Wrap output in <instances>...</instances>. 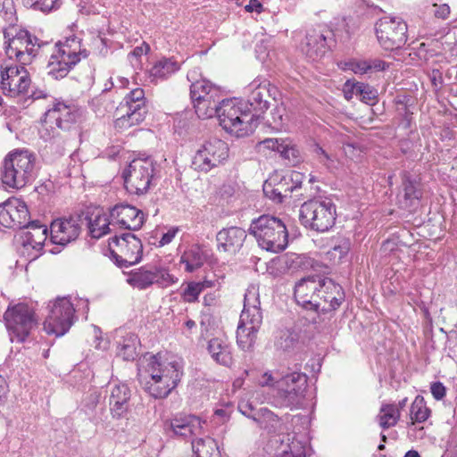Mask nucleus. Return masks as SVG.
Instances as JSON below:
<instances>
[{"instance_id":"nucleus-1","label":"nucleus","mask_w":457,"mask_h":457,"mask_svg":"<svg viewBox=\"0 0 457 457\" xmlns=\"http://www.w3.org/2000/svg\"><path fill=\"white\" fill-rule=\"evenodd\" d=\"M79 112L74 105L58 102L49 109L44 116L41 137L48 141L52 148H56L60 154H63L70 145L69 130L76 122Z\"/></svg>"},{"instance_id":"nucleus-2","label":"nucleus","mask_w":457,"mask_h":457,"mask_svg":"<svg viewBox=\"0 0 457 457\" xmlns=\"http://www.w3.org/2000/svg\"><path fill=\"white\" fill-rule=\"evenodd\" d=\"M145 373L149 377L145 389L154 398L162 399L178 386L183 370L178 361H162L160 354H156L147 359Z\"/></svg>"},{"instance_id":"nucleus-3","label":"nucleus","mask_w":457,"mask_h":457,"mask_svg":"<svg viewBox=\"0 0 457 457\" xmlns=\"http://www.w3.org/2000/svg\"><path fill=\"white\" fill-rule=\"evenodd\" d=\"M220 126L237 137L251 135L257 128L256 114L247 104L238 99H223L217 115Z\"/></svg>"},{"instance_id":"nucleus-4","label":"nucleus","mask_w":457,"mask_h":457,"mask_svg":"<svg viewBox=\"0 0 457 457\" xmlns=\"http://www.w3.org/2000/svg\"><path fill=\"white\" fill-rule=\"evenodd\" d=\"M35 155L28 150H15L8 154L3 161L0 179L5 186L20 189L33 178Z\"/></svg>"},{"instance_id":"nucleus-5","label":"nucleus","mask_w":457,"mask_h":457,"mask_svg":"<svg viewBox=\"0 0 457 457\" xmlns=\"http://www.w3.org/2000/svg\"><path fill=\"white\" fill-rule=\"evenodd\" d=\"M249 232L254 237L259 246L272 253L283 251L288 243V233L285 224L274 216L262 215L253 220Z\"/></svg>"},{"instance_id":"nucleus-6","label":"nucleus","mask_w":457,"mask_h":457,"mask_svg":"<svg viewBox=\"0 0 457 457\" xmlns=\"http://www.w3.org/2000/svg\"><path fill=\"white\" fill-rule=\"evenodd\" d=\"M88 52L81 49L80 41L76 37H67L54 45L47 64L48 74L54 79H62L78 64L81 58H87Z\"/></svg>"},{"instance_id":"nucleus-7","label":"nucleus","mask_w":457,"mask_h":457,"mask_svg":"<svg viewBox=\"0 0 457 457\" xmlns=\"http://www.w3.org/2000/svg\"><path fill=\"white\" fill-rule=\"evenodd\" d=\"M337 218L336 205L331 199H313L305 202L300 208L302 224L317 232H327Z\"/></svg>"},{"instance_id":"nucleus-8","label":"nucleus","mask_w":457,"mask_h":457,"mask_svg":"<svg viewBox=\"0 0 457 457\" xmlns=\"http://www.w3.org/2000/svg\"><path fill=\"white\" fill-rule=\"evenodd\" d=\"M4 319L12 342H24L37 326L34 310L23 303L8 307Z\"/></svg>"},{"instance_id":"nucleus-9","label":"nucleus","mask_w":457,"mask_h":457,"mask_svg":"<svg viewBox=\"0 0 457 457\" xmlns=\"http://www.w3.org/2000/svg\"><path fill=\"white\" fill-rule=\"evenodd\" d=\"M111 253L120 267H129L138 263L142 258L143 243L133 233H124L110 238Z\"/></svg>"},{"instance_id":"nucleus-10","label":"nucleus","mask_w":457,"mask_h":457,"mask_svg":"<svg viewBox=\"0 0 457 457\" xmlns=\"http://www.w3.org/2000/svg\"><path fill=\"white\" fill-rule=\"evenodd\" d=\"M376 36L381 47L393 51L407 41V24L398 17H383L375 25Z\"/></svg>"},{"instance_id":"nucleus-11","label":"nucleus","mask_w":457,"mask_h":457,"mask_svg":"<svg viewBox=\"0 0 457 457\" xmlns=\"http://www.w3.org/2000/svg\"><path fill=\"white\" fill-rule=\"evenodd\" d=\"M49 309L44 329L47 334L63 336L73 323L75 309L72 303L66 297L57 298L52 305L49 304Z\"/></svg>"},{"instance_id":"nucleus-12","label":"nucleus","mask_w":457,"mask_h":457,"mask_svg":"<svg viewBox=\"0 0 457 457\" xmlns=\"http://www.w3.org/2000/svg\"><path fill=\"white\" fill-rule=\"evenodd\" d=\"M228 157V144L220 139L212 138L204 142L193 158L195 170L207 172L219 166Z\"/></svg>"},{"instance_id":"nucleus-13","label":"nucleus","mask_w":457,"mask_h":457,"mask_svg":"<svg viewBox=\"0 0 457 457\" xmlns=\"http://www.w3.org/2000/svg\"><path fill=\"white\" fill-rule=\"evenodd\" d=\"M5 53L9 59L16 58L21 65L29 64L43 44L27 30H20L5 42Z\"/></svg>"},{"instance_id":"nucleus-14","label":"nucleus","mask_w":457,"mask_h":457,"mask_svg":"<svg viewBox=\"0 0 457 457\" xmlns=\"http://www.w3.org/2000/svg\"><path fill=\"white\" fill-rule=\"evenodd\" d=\"M24 66L21 64L1 66V88L4 95L15 97L29 93L31 79Z\"/></svg>"},{"instance_id":"nucleus-15","label":"nucleus","mask_w":457,"mask_h":457,"mask_svg":"<svg viewBox=\"0 0 457 457\" xmlns=\"http://www.w3.org/2000/svg\"><path fill=\"white\" fill-rule=\"evenodd\" d=\"M302 187V174L291 172L284 176L274 175L263 184L264 195L276 203H282Z\"/></svg>"},{"instance_id":"nucleus-16","label":"nucleus","mask_w":457,"mask_h":457,"mask_svg":"<svg viewBox=\"0 0 457 457\" xmlns=\"http://www.w3.org/2000/svg\"><path fill=\"white\" fill-rule=\"evenodd\" d=\"M324 277L314 275L300 279L295 286L294 295L298 304L307 310L319 312L320 291Z\"/></svg>"},{"instance_id":"nucleus-17","label":"nucleus","mask_w":457,"mask_h":457,"mask_svg":"<svg viewBox=\"0 0 457 457\" xmlns=\"http://www.w3.org/2000/svg\"><path fill=\"white\" fill-rule=\"evenodd\" d=\"M29 220L26 204L15 197H11L0 204V224L10 228H22Z\"/></svg>"},{"instance_id":"nucleus-18","label":"nucleus","mask_w":457,"mask_h":457,"mask_svg":"<svg viewBox=\"0 0 457 457\" xmlns=\"http://www.w3.org/2000/svg\"><path fill=\"white\" fill-rule=\"evenodd\" d=\"M307 386V377L303 373L293 372L277 381V387L281 397L289 404L298 403L303 397Z\"/></svg>"},{"instance_id":"nucleus-19","label":"nucleus","mask_w":457,"mask_h":457,"mask_svg":"<svg viewBox=\"0 0 457 457\" xmlns=\"http://www.w3.org/2000/svg\"><path fill=\"white\" fill-rule=\"evenodd\" d=\"M81 230L79 216H71L54 220L50 226L51 238L54 244L65 245L75 240Z\"/></svg>"},{"instance_id":"nucleus-20","label":"nucleus","mask_w":457,"mask_h":457,"mask_svg":"<svg viewBox=\"0 0 457 457\" xmlns=\"http://www.w3.org/2000/svg\"><path fill=\"white\" fill-rule=\"evenodd\" d=\"M329 35H331V31L323 27L309 29L302 46L303 52L309 59L312 61L319 60L327 51V40Z\"/></svg>"},{"instance_id":"nucleus-21","label":"nucleus","mask_w":457,"mask_h":457,"mask_svg":"<svg viewBox=\"0 0 457 457\" xmlns=\"http://www.w3.org/2000/svg\"><path fill=\"white\" fill-rule=\"evenodd\" d=\"M110 218L113 223L129 230H136L143 225L141 211L129 204H116L110 211Z\"/></svg>"},{"instance_id":"nucleus-22","label":"nucleus","mask_w":457,"mask_h":457,"mask_svg":"<svg viewBox=\"0 0 457 457\" xmlns=\"http://www.w3.org/2000/svg\"><path fill=\"white\" fill-rule=\"evenodd\" d=\"M345 300V292L342 287L336 284L331 278L324 277L320 291L319 311L328 312L337 310Z\"/></svg>"},{"instance_id":"nucleus-23","label":"nucleus","mask_w":457,"mask_h":457,"mask_svg":"<svg viewBox=\"0 0 457 457\" xmlns=\"http://www.w3.org/2000/svg\"><path fill=\"white\" fill-rule=\"evenodd\" d=\"M246 232L239 227H229L217 233V247L220 252L235 254L243 246Z\"/></svg>"},{"instance_id":"nucleus-24","label":"nucleus","mask_w":457,"mask_h":457,"mask_svg":"<svg viewBox=\"0 0 457 457\" xmlns=\"http://www.w3.org/2000/svg\"><path fill=\"white\" fill-rule=\"evenodd\" d=\"M270 82L262 78L253 79L245 88L247 92V103L253 110L264 112L269 108Z\"/></svg>"},{"instance_id":"nucleus-25","label":"nucleus","mask_w":457,"mask_h":457,"mask_svg":"<svg viewBox=\"0 0 457 457\" xmlns=\"http://www.w3.org/2000/svg\"><path fill=\"white\" fill-rule=\"evenodd\" d=\"M129 111L127 116L117 119L116 124L119 127L134 126L142 120L141 108L143 106V88L133 89L126 97Z\"/></svg>"},{"instance_id":"nucleus-26","label":"nucleus","mask_w":457,"mask_h":457,"mask_svg":"<svg viewBox=\"0 0 457 457\" xmlns=\"http://www.w3.org/2000/svg\"><path fill=\"white\" fill-rule=\"evenodd\" d=\"M204 423V421L195 415H179L170 420V428L179 436L189 437L200 434Z\"/></svg>"},{"instance_id":"nucleus-27","label":"nucleus","mask_w":457,"mask_h":457,"mask_svg":"<svg viewBox=\"0 0 457 457\" xmlns=\"http://www.w3.org/2000/svg\"><path fill=\"white\" fill-rule=\"evenodd\" d=\"M180 69L179 64L170 58H162L155 62L149 69L145 81L157 85L159 82L167 79L170 75Z\"/></svg>"},{"instance_id":"nucleus-28","label":"nucleus","mask_w":457,"mask_h":457,"mask_svg":"<svg viewBox=\"0 0 457 457\" xmlns=\"http://www.w3.org/2000/svg\"><path fill=\"white\" fill-rule=\"evenodd\" d=\"M260 304L259 287L252 284L245 294L244 309L240 316L245 320H248V318H252L253 323L257 324L260 320H262Z\"/></svg>"},{"instance_id":"nucleus-29","label":"nucleus","mask_w":457,"mask_h":457,"mask_svg":"<svg viewBox=\"0 0 457 457\" xmlns=\"http://www.w3.org/2000/svg\"><path fill=\"white\" fill-rule=\"evenodd\" d=\"M262 321V320H260L255 324L252 318H248V320H245L240 316L239 324L237 329V342L240 348L247 350L253 345L256 339V334L260 328Z\"/></svg>"},{"instance_id":"nucleus-30","label":"nucleus","mask_w":457,"mask_h":457,"mask_svg":"<svg viewBox=\"0 0 457 457\" xmlns=\"http://www.w3.org/2000/svg\"><path fill=\"white\" fill-rule=\"evenodd\" d=\"M89 235L94 238H100L110 231V225L113 226L112 220H109L102 209H96L87 214Z\"/></svg>"},{"instance_id":"nucleus-31","label":"nucleus","mask_w":457,"mask_h":457,"mask_svg":"<svg viewBox=\"0 0 457 457\" xmlns=\"http://www.w3.org/2000/svg\"><path fill=\"white\" fill-rule=\"evenodd\" d=\"M421 192L415 181L406 178L403 181V192L397 196V203L402 209L408 211L414 210L420 202Z\"/></svg>"},{"instance_id":"nucleus-32","label":"nucleus","mask_w":457,"mask_h":457,"mask_svg":"<svg viewBox=\"0 0 457 457\" xmlns=\"http://www.w3.org/2000/svg\"><path fill=\"white\" fill-rule=\"evenodd\" d=\"M208 352L212 358L224 366H229L232 363L231 347L225 338L214 337L208 343Z\"/></svg>"},{"instance_id":"nucleus-33","label":"nucleus","mask_w":457,"mask_h":457,"mask_svg":"<svg viewBox=\"0 0 457 457\" xmlns=\"http://www.w3.org/2000/svg\"><path fill=\"white\" fill-rule=\"evenodd\" d=\"M27 231L23 235V245L33 249H41L47 237V228L38 221L27 223Z\"/></svg>"},{"instance_id":"nucleus-34","label":"nucleus","mask_w":457,"mask_h":457,"mask_svg":"<svg viewBox=\"0 0 457 457\" xmlns=\"http://www.w3.org/2000/svg\"><path fill=\"white\" fill-rule=\"evenodd\" d=\"M129 390L126 385H115L111 390L110 406L114 418H120L128 409Z\"/></svg>"},{"instance_id":"nucleus-35","label":"nucleus","mask_w":457,"mask_h":457,"mask_svg":"<svg viewBox=\"0 0 457 457\" xmlns=\"http://www.w3.org/2000/svg\"><path fill=\"white\" fill-rule=\"evenodd\" d=\"M206 260L204 250L197 245H192L185 251L180 257V262L185 264L187 272H193L200 269Z\"/></svg>"},{"instance_id":"nucleus-36","label":"nucleus","mask_w":457,"mask_h":457,"mask_svg":"<svg viewBox=\"0 0 457 457\" xmlns=\"http://www.w3.org/2000/svg\"><path fill=\"white\" fill-rule=\"evenodd\" d=\"M190 96L192 102H195L202 99L220 96V91L208 80L199 79L191 84Z\"/></svg>"},{"instance_id":"nucleus-37","label":"nucleus","mask_w":457,"mask_h":457,"mask_svg":"<svg viewBox=\"0 0 457 457\" xmlns=\"http://www.w3.org/2000/svg\"><path fill=\"white\" fill-rule=\"evenodd\" d=\"M178 281V278L170 275L164 268H154L145 270V287L157 284L162 287H167Z\"/></svg>"},{"instance_id":"nucleus-38","label":"nucleus","mask_w":457,"mask_h":457,"mask_svg":"<svg viewBox=\"0 0 457 457\" xmlns=\"http://www.w3.org/2000/svg\"><path fill=\"white\" fill-rule=\"evenodd\" d=\"M192 451L197 457H219L220 455L217 442L210 436L193 440Z\"/></svg>"},{"instance_id":"nucleus-39","label":"nucleus","mask_w":457,"mask_h":457,"mask_svg":"<svg viewBox=\"0 0 457 457\" xmlns=\"http://www.w3.org/2000/svg\"><path fill=\"white\" fill-rule=\"evenodd\" d=\"M400 416L401 413L396 404L383 403L380 407L379 413L377 415V420L383 429H387L397 424Z\"/></svg>"},{"instance_id":"nucleus-40","label":"nucleus","mask_w":457,"mask_h":457,"mask_svg":"<svg viewBox=\"0 0 457 457\" xmlns=\"http://www.w3.org/2000/svg\"><path fill=\"white\" fill-rule=\"evenodd\" d=\"M220 96L193 102L196 115L201 119H210L218 115Z\"/></svg>"},{"instance_id":"nucleus-41","label":"nucleus","mask_w":457,"mask_h":457,"mask_svg":"<svg viewBox=\"0 0 457 457\" xmlns=\"http://www.w3.org/2000/svg\"><path fill=\"white\" fill-rule=\"evenodd\" d=\"M143 165L140 160H133L129 167L123 171L122 177L124 179V184L127 189L129 187H135L136 193L138 194L140 188L134 185V182L137 179L141 180L143 177Z\"/></svg>"},{"instance_id":"nucleus-42","label":"nucleus","mask_w":457,"mask_h":457,"mask_svg":"<svg viewBox=\"0 0 457 457\" xmlns=\"http://www.w3.org/2000/svg\"><path fill=\"white\" fill-rule=\"evenodd\" d=\"M430 410L427 407L425 400L422 396L418 395L415 397L411 403L410 417L411 423H421L426 421L430 416Z\"/></svg>"},{"instance_id":"nucleus-43","label":"nucleus","mask_w":457,"mask_h":457,"mask_svg":"<svg viewBox=\"0 0 457 457\" xmlns=\"http://www.w3.org/2000/svg\"><path fill=\"white\" fill-rule=\"evenodd\" d=\"M140 346V340L137 336L129 334L124 337L122 344L118 347V354L126 361L134 360L137 355V347Z\"/></svg>"},{"instance_id":"nucleus-44","label":"nucleus","mask_w":457,"mask_h":457,"mask_svg":"<svg viewBox=\"0 0 457 457\" xmlns=\"http://www.w3.org/2000/svg\"><path fill=\"white\" fill-rule=\"evenodd\" d=\"M279 154L282 158L287 160L292 165L299 163L302 160L299 148L288 138L283 140Z\"/></svg>"},{"instance_id":"nucleus-45","label":"nucleus","mask_w":457,"mask_h":457,"mask_svg":"<svg viewBox=\"0 0 457 457\" xmlns=\"http://www.w3.org/2000/svg\"><path fill=\"white\" fill-rule=\"evenodd\" d=\"M24 6L43 12H49L60 7L59 0H21Z\"/></svg>"},{"instance_id":"nucleus-46","label":"nucleus","mask_w":457,"mask_h":457,"mask_svg":"<svg viewBox=\"0 0 457 457\" xmlns=\"http://www.w3.org/2000/svg\"><path fill=\"white\" fill-rule=\"evenodd\" d=\"M307 451L306 443L294 437L288 445V450H284L278 457H306Z\"/></svg>"},{"instance_id":"nucleus-47","label":"nucleus","mask_w":457,"mask_h":457,"mask_svg":"<svg viewBox=\"0 0 457 457\" xmlns=\"http://www.w3.org/2000/svg\"><path fill=\"white\" fill-rule=\"evenodd\" d=\"M312 151L316 160L327 169H331L334 167L336 162V156L328 153L319 144H314L312 145Z\"/></svg>"},{"instance_id":"nucleus-48","label":"nucleus","mask_w":457,"mask_h":457,"mask_svg":"<svg viewBox=\"0 0 457 457\" xmlns=\"http://www.w3.org/2000/svg\"><path fill=\"white\" fill-rule=\"evenodd\" d=\"M179 230V228L178 227H172L164 232L162 228H157L156 233L160 234V239L150 240V245L157 247H162L166 245H169L174 239Z\"/></svg>"},{"instance_id":"nucleus-49","label":"nucleus","mask_w":457,"mask_h":457,"mask_svg":"<svg viewBox=\"0 0 457 457\" xmlns=\"http://www.w3.org/2000/svg\"><path fill=\"white\" fill-rule=\"evenodd\" d=\"M253 419L263 428H269L268 422L270 423L273 428H276L277 425L279 423L278 416L267 409H262L259 417L254 416Z\"/></svg>"},{"instance_id":"nucleus-50","label":"nucleus","mask_w":457,"mask_h":457,"mask_svg":"<svg viewBox=\"0 0 457 457\" xmlns=\"http://www.w3.org/2000/svg\"><path fill=\"white\" fill-rule=\"evenodd\" d=\"M351 87H353V91L356 92L358 96L366 103L376 98V90L369 85L357 82Z\"/></svg>"},{"instance_id":"nucleus-51","label":"nucleus","mask_w":457,"mask_h":457,"mask_svg":"<svg viewBox=\"0 0 457 457\" xmlns=\"http://www.w3.org/2000/svg\"><path fill=\"white\" fill-rule=\"evenodd\" d=\"M202 292L201 286L198 282H190L184 290L182 297L187 303H194L197 301L198 296Z\"/></svg>"},{"instance_id":"nucleus-52","label":"nucleus","mask_w":457,"mask_h":457,"mask_svg":"<svg viewBox=\"0 0 457 457\" xmlns=\"http://www.w3.org/2000/svg\"><path fill=\"white\" fill-rule=\"evenodd\" d=\"M345 70L353 71L355 74L369 73V66L367 60H351L345 64Z\"/></svg>"},{"instance_id":"nucleus-53","label":"nucleus","mask_w":457,"mask_h":457,"mask_svg":"<svg viewBox=\"0 0 457 457\" xmlns=\"http://www.w3.org/2000/svg\"><path fill=\"white\" fill-rule=\"evenodd\" d=\"M284 139H278V138H266L259 143L258 147L259 150H271V151H277L279 153L280 147L283 144Z\"/></svg>"},{"instance_id":"nucleus-54","label":"nucleus","mask_w":457,"mask_h":457,"mask_svg":"<svg viewBox=\"0 0 457 457\" xmlns=\"http://www.w3.org/2000/svg\"><path fill=\"white\" fill-rule=\"evenodd\" d=\"M126 280L131 287L139 290L143 289V271L141 269L130 271Z\"/></svg>"},{"instance_id":"nucleus-55","label":"nucleus","mask_w":457,"mask_h":457,"mask_svg":"<svg viewBox=\"0 0 457 457\" xmlns=\"http://www.w3.org/2000/svg\"><path fill=\"white\" fill-rule=\"evenodd\" d=\"M368 61L369 73L383 71L388 68V64L380 59H370Z\"/></svg>"},{"instance_id":"nucleus-56","label":"nucleus","mask_w":457,"mask_h":457,"mask_svg":"<svg viewBox=\"0 0 457 457\" xmlns=\"http://www.w3.org/2000/svg\"><path fill=\"white\" fill-rule=\"evenodd\" d=\"M145 163H149L151 166V173L147 172V176L149 177L147 180V187H150L151 185L154 184V181L158 177L160 167L156 163H154V162L149 158H145Z\"/></svg>"},{"instance_id":"nucleus-57","label":"nucleus","mask_w":457,"mask_h":457,"mask_svg":"<svg viewBox=\"0 0 457 457\" xmlns=\"http://www.w3.org/2000/svg\"><path fill=\"white\" fill-rule=\"evenodd\" d=\"M430 391L436 400H442L445 396V386L441 382L432 383Z\"/></svg>"},{"instance_id":"nucleus-58","label":"nucleus","mask_w":457,"mask_h":457,"mask_svg":"<svg viewBox=\"0 0 457 457\" xmlns=\"http://www.w3.org/2000/svg\"><path fill=\"white\" fill-rule=\"evenodd\" d=\"M434 7L436 8L435 10V15L436 17L437 18H440V19H447L449 14H450V7L448 4H434Z\"/></svg>"},{"instance_id":"nucleus-59","label":"nucleus","mask_w":457,"mask_h":457,"mask_svg":"<svg viewBox=\"0 0 457 457\" xmlns=\"http://www.w3.org/2000/svg\"><path fill=\"white\" fill-rule=\"evenodd\" d=\"M284 112L283 108L278 107L274 109V111L271 112L272 115V122L274 124V127L276 129H281L283 125V113Z\"/></svg>"},{"instance_id":"nucleus-60","label":"nucleus","mask_w":457,"mask_h":457,"mask_svg":"<svg viewBox=\"0 0 457 457\" xmlns=\"http://www.w3.org/2000/svg\"><path fill=\"white\" fill-rule=\"evenodd\" d=\"M277 381L271 373L265 372L262 376V379L259 380V385L262 386H273Z\"/></svg>"},{"instance_id":"nucleus-61","label":"nucleus","mask_w":457,"mask_h":457,"mask_svg":"<svg viewBox=\"0 0 457 457\" xmlns=\"http://www.w3.org/2000/svg\"><path fill=\"white\" fill-rule=\"evenodd\" d=\"M245 9L249 12H256L257 13H260L262 11V5L257 0H250L249 4L245 5Z\"/></svg>"},{"instance_id":"nucleus-62","label":"nucleus","mask_w":457,"mask_h":457,"mask_svg":"<svg viewBox=\"0 0 457 457\" xmlns=\"http://www.w3.org/2000/svg\"><path fill=\"white\" fill-rule=\"evenodd\" d=\"M349 250H350V243L348 240H344L341 245H336L334 247V251L338 252L340 254V257H342L344 254L347 253Z\"/></svg>"},{"instance_id":"nucleus-63","label":"nucleus","mask_w":457,"mask_h":457,"mask_svg":"<svg viewBox=\"0 0 457 457\" xmlns=\"http://www.w3.org/2000/svg\"><path fill=\"white\" fill-rule=\"evenodd\" d=\"M353 83H351L349 80L345 82L344 86V95L347 100H350L353 97V96H358V94L353 91V87H351Z\"/></svg>"},{"instance_id":"nucleus-64","label":"nucleus","mask_w":457,"mask_h":457,"mask_svg":"<svg viewBox=\"0 0 457 457\" xmlns=\"http://www.w3.org/2000/svg\"><path fill=\"white\" fill-rule=\"evenodd\" d=\"M143 54V48L141 46H137L130 54L129 60L132 64H134V59L140 63L139 58Z\"/></svg>"}]
</instances>
